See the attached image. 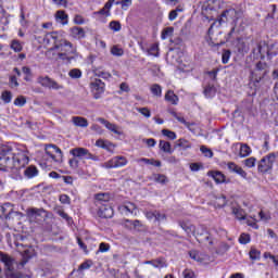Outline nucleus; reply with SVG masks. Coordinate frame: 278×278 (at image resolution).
Returning <instances> with one entry per match:
<instances>
[{
  "label": "nucleus",
  "mask_w": 278,
  "mask_h": 278,
  "mask_svg": "<svg viewBox=\"0 0 278 278\" xmlns=\"http://www.w3.org/2000/svg\"><path fill=\"white\" fill-rule=\"evenodd\" d=\"M46 55L51 58L52 60H62L63 62H75L79 58V53L77 52V47H75L71 41L61 38L55 46L50 48Z\"/></svg>",
  "instance_id": "f257e3e1"
},
{
  "label": "nucleus",
  "mask_w": 278,
  "mask_h": 278,
  "mask_svg": "<svg viewBox=\"0 0 278 278\" xmlns=\"http://www.w3.org/2000/svg\"><path fill=\"white\" fill-rule=\"evenodd\" d=\"M268 73H270V67L266 62H257L254 70L251 72L250 84L254 88H262L266 81H268Z\"/></svg>",
  "instance_id": "f03ea898"
},
{
  "label": "nucleus",
  "mask_w": 278,
  "mask_h": 278,
  "mask_svg": "<svg viewBox=\"0 0 278 278\" xmlns=\"http://www.w3.org/2000/svg\"><path fill=\"white\" fill-rule=\"evenodd\" d=\"M275 162H277V153L271 152L267 154L258 163V173H268V170H273Z\"/></svg>",
  "instance_id": "7ed1b4c3"
},
{
  "label": "nucleus",
  "mask_w": 278,
  "mask_h": 278,
  "mask_svg": "<svg viewBox=\"0 0 278 278\" xmlns=\"http://www.w3.org/2000/svg\"><path fill=\"white\" fill-rule=\"evenodd\" d=\"M71 155L73 157H76L78 160H92L93 162H97L99 157L92 153L86 148H74L70 151Z\"/></svg>",
  "instance_id": "20e7f679"
},
{
  "label": "nucleus",
  "mask_w": 278,
  "mask_h": 278,
  "mask_svg": "<svg viewBox=\"0 0 278 278\" xmlns=\"http://www.w3.org/2000/svg\"><path fill=\"white\" fill-rule=\"evenodd\" d=\"M194 238H197L198 242H208L210 247L214 245V241L210 236V231H207V227L203 225H200L198 228H195Z\"/></svg>",
  "instance_id": "39448f33"
},
{
  "label": "nucleus",
  "mask_w": 278,
  "mask_h": 278,
  "mask_svg": "<svg viewBox=\"0 0 278 278\" xmlns=\"http://www.w3.org/2000/svg\"><path fill=\"white\" fill-rule=\"evenodd\" d=\"M37 83L40 84L42 88H49V90H62V88H64L49 76H39Z\"/></svg>",
  "instance_id": "423d86ee"
},
{
  "label": "nucleus",
  "mask_w": 278,
  "mask_h": 278,
  "mask_svg": "<svg viewBox=\"0 0 278 278\" xmlns=\"http://www.w3.org/2000/svg\"><path fill=\"white\" fill-rule=\"evenodd\" d=\"M0 161L4 162L7 170H18V168H23L25 163L21 164V159L18 156H3L0 157Z\"/></svg>",
  "instance_id": "0eeeda50"
},
{
  "label": "nucleus",
  "mask_w": 278,
  "mask_h": 278,
  "mask_svg": "<svg viewBox=\"0 0 278 278\" xmlns=\"http://www.w3.org/2000/svg\"><path fill=\"white\" fill-rule=\"evenodd\" d=\"M242 16V11H236V9L225 10L219 17V24L227 23V21H238Z\"/></svg>",
  "instance_id": "6e6552de"
},
{
  "label": "nucleus",
  "mask_w": 278,
  "mask_h": 278,
  "mask_svg": "<svg viewBox=\"0 0 278 278\" xmlns=\"http://www.w3.org/2000/svg\"><path fill=\"white\" fill-rule=\"evenodd\" d=\"M46 153L53 160L54 162H62V150L55 144H47Z\"/></svg>",
  "instance_id": "1a4fd4ad"
},
{
  "label": "nucleus",
  "mask_w": 278,
  "mask_h": 278,
  "mask_svg": "<svg viewBox=\"0 0 278 278\" xmlns=\"http://www.w3.org/2000/svg\"><path fill=\"white\" fill-rule=\"evenodd\" d=\"M127 157L125 156H114L106 163H104L105 168H123V166H127Z\"/></svg>",
  "instance_id": "9d476101"
},
{
  "label": "nucleus",
  "mask_w": 278,
  "mask_h": 278,
  "mask_svg": "<svg viewBox=\"0 0 278 278\" xmlns=\"http://www.w3.org/2000/svg\"><path fill=\"white\" fill-rule=\"evenodd\" d=\"M62 35L58 31L47 33L43 37L45 45H53L55 47L58 42L61 40Z\"/></svg>",
  "instance_id": "9b49d317"
},
{
  "label": "nucleus",
  "mask_w": 278,
  "mask_h": 278,
  "mask_svg": "<svg viewBox=\"0 0 278 278\" xmlns=\"http://www.w3.org/2000/svg\"><path fill=\"white\" fill-rule=\"evenodd\" d=\"M98 207V216L100 218H112L114 216V208L110 204H103Z\"/></svg>",
  "instance_id": "f8f14e48"
},
{
  "label": "nucleus",
  "mask_w": 278,
  "mask_h": 278,
  "mask_svg": "<svg viewBox=\"0 0 278 278\" xmlns=\"http://www.w3.org/2000/svg\"><path fill=\"white\" fill-rule=\"evenodd\" d=\"M179 227L184 229L187 233L188 238H192V236H197V226H194L190 222H179Z\"/></svg>",
  "instance_id": "ddd939ff"
},
{
  "label": "nucleus",
  "mask_w": 278,
  "mask_h": 278,
  "mask_svg": "<svg viewBox=\"0 0 278 278\" xmlns=\"http://www.w3.org/2000/svg\"><path fill=\"white\" fill-rule=\"evenodd\" d=\"M110 199H112V197H110V193H97L94 195L96 207L110 204Z\"/></svg>",
  "instance_id": "4468645a"
},
{
  "label": "nucleus",
  "mask_w": 278,
  "mask_h": 278,
  "mask_svg": "<svg viewBox=\"0 0 278 278\" xmlns=\"http://www.w3.org/2000/svg\"><path fill=\"white\" fill-rule=\"evenodd\" d=\"M99 123H101L103 126L109 129V131H113V134H116V136H123V131H121V127L116 126V124H112L108 122V119L100 117Z\"/></svg>",
  "instance_id": "2eb2a0df"
},
{
  "label": "nucleus",
  "mask_w": 278,
  "mask_h": 278,
  "mask_svg": "<svg viewBox=\"0 0 278 278\" xmlns=\"http://www.w3.org/2000/svg\"><path fill=\"white\" fill-rule=\"evenodd\" d=\"M227 168L229 173H236V175H239L240 177H242V179H247L248 174L244 172V169H242V167L238 166V164L233 162H228Z\"/></svg>",
  "instance_id": "dca6fc26"
},
{
  "label": "nucleus",
  "mask_w": 278,
  "mask_h": 278,
  "mask_svg": "<svg viewBox=\"0 0 278 278\" xmlns=\"http://www.w3.org/2000/svg\"><path fill=\"white\" fill-rule=\"evenodd\" d=\"M0 262L4 264L7 270H14V258H12V256H10L9 254L0 252Z\"/></svg>",
  "instance_id": "f3484780"
},
{
  "label": "nucleus",
  "mask_w": 278,
  "mask_h": 278,
  "mask_svg": "<svg viewBox=\"0 0 278 278\" xmlns=\"http://www.w3.org/2000/svg\"><path fill=\"white\" fill-rule=\"evenodd\" d=\"M118 210L119 212H122V214H125L126 216L129 214H136V204L127 202L124 205L119 206Z\"/></svg>",
  "instance_id": "a211bd4d"
},
{
  "label": "nucleus",
  "mask_w": 278,
  "mask_h": 278,
  "mask_svg": "<svg viewBox=\"0 0 278 278\" xmlns=\"http://www.w3.org/2000/svg\"><path fill=\"white\" fill-rule=\"evenodd\" d=\"M91 88H92V90H96V92H98V94H102V92H105V83L101 81V79H99V78H96L91 83Z\"/></svg>",
  "instance_id": "6ab92c4d"
},
{
  "label": "nucleus",
  "mask_w": 278,
  "mask_h": 278,
  "mask_svg": "<svg viewBox=\"0 0 278 278\" xmlns=\"http://www.w3.org/2000/svg\"><path fill=\"white\" fill-rule=\"evenodd\" d=\"M71 34L73 38L77 40H81V38H86V30L79 26H74L71 28Z\"/></svg>",
  "instance_id": "aec40b11"
},
{
  "label": "nucleus",
  "mask_w": 278,
  "mask_h": 278,
  "mask_svg": "<svg viewBox=\"0 0 278 278\" xmlns=\"http://www.w3.org/2000/svg\"><path fill=\"white\" fill-rule=\"evenodd\" d=\"M14 208V206L12 205V203H4L1 207H0V218H7L10 216L12 210Z\"/></svg>",
  "instance_id": "412c9836"
},
{
  "label": "nucleus",
  "mask_w": 278,
  "mask_h": 278,
  "mask_svg": "<svg viewBox=\"0 0 278 278\" xmlns=\"http://www.w3.org/2000/svg\"><path fill=\"white\" fill-rule=\"evenodd\" d=\"M165 101H167V103H172V105H177V103H179V97L175 94V91L168 90L165 93Z\"/></svg>",
  "instance_id": "4be33fe9"
},
{
  "label": "nucleus",
  "mask_w": 278,
  "mask_h": 278,
  "mask_svg": "<svg viewBox=\"0 0 278 278\" xmlns=\"http://www.w3.org/2000/svg\"><path fill=\"white\" fill-rule=\"evenodd\" d=\"M208 177H212L215 184H225V174L222 172H208Z\"/></svg>",
  "instance_id": "5701e85b"
},
{
  "label": "nucleus",
  "mask_w": 278,
  "mask_h": 278,
  "mask_svg": "<svg viewBox=\"0 0 278 278\" xmlns=\"http://www.w3.org/2000/svg\"><path fill=\"white\" fill-rule=\"evenodd\" d=\"M134 0H111L113 5H121L122 10L127 11L131 8V3Z\"/></svg>",
  "instance_id": "b1692460"
},
{
  "label": "nucleus",
  "mask_w": 278,
  "mask_h": 278,
  "mask_svg": "<svg viewBox=\"0 0 278 278\" xmlns=\"http://www.w3.org/2000/svg\"><path fill=\"white\" fill-rule=\"evenodd\" d=\"M159 148L164 153H168L169 155H173L174 150H173V147L170 146V142L165 141V140H161L160 143H159Z\"/></svg>",
  "instance_id": "393cba45"
},
{
  "label": "nucleus",
  "mask_w": 278,
  "mask_h": 278,
  "mask_svg": "<svg viewBox=\"0 0 278 278\" xmlns=\"http://www.w3.org/2000/svg\"><path fill=\"white\" fill-rule=\"evenodd\" d=\"M42 214H45V210H42V208L28 210V216L31 220H36V219L40 218V216H42Z\"/></svg>",
  "instance_id": "a878e982"
},
{
  "label": "nucleus",
  "mask_w": 278,
  "mask_h": 278,
  "mask_svg": "<svg viewBox=\"0 0 278 278\" xmlns=\"http://www.w3.org/2000/svg\"><path fill=\"white\" fill-rule=\"evenodd\" d=\"M112 0H109L104 7L100 10L94 12V14H100L101 16H110V10H112Z\"/></svg>",
  "instance_id": "bb28decb"
},
{
  "label": "nucleus",
  "mask_w": 278,
  "mask_h": 278,
  "mask_svg": "<svg viewBox=\"0 0 278 278\" xmlns=\"http://www.w3.org/2000/svg\"><path fill=\"white\" fill-rule=\"evenodd\" d=\"M173 116L174 118H176L178 123L185 125V127H187L189 131H192V127H194V124H190V122H187L186 118H184V116H180L177 113H173Z\"/></svg>",
  "instance_id": "cd10ccee"
},
{
  "label": "nucleus",
  "mask_w": 278,
  "mask_h": 278,
  "mask_svg": "<svg viewBox=\"0 0 278 278\" xmlns=\"http://www.w3.org/2000/svg\"><path fill=\"white\" fill-rule=\"evenodd\" d=\"M23 218V213L18 211L11 210V213L9 214V217H7V220H12V223H18Z\"/></svg>",
  "instance_id": "c85d7f7f"
},
{
  "label": "nucleus",
  "mask_w": 278,
  "mask_h": 278,
  "mask_svg": "<svg viewBox=\"0 0 278 278\" xmlns=\"http://www.w3.org/2000/svg\"><path fill=\"white\" fill-rule=\"evenodd\" d=\"M143 264H150L154 268H164L166 266V263L164 262V258H156L152 261H146Z\"/></svg>",
  "instance_id": "c756f323"
},
{
  "label": "nucleus",
  "mask_w": 278,
  "mask_h": 278,
  "mask_svg": "<svg viewBox=\"0 0 278 278\" xmlns=\"http://www.w3.org/2000/svg\"><path fill=\"white\" fill-rule=\"evenodd\" d=\"M96 147H99L100 149H105L106 151H112V147H114V144H112V142L104 141L103 139H98L96 141Z\"/></svg>",
  "instance_id": "7c9ffc66"
},
{
  "label": "nucleus",
  "mask_w": 278,
  "mask_h": 278,
  "mask_svg": "<svg viewBox=\"0 0 278 278\" xmlns=\"http://www.w3.org/2000/svg\"><path fill=\"white\" fill-rule=\"evenodd\" d=\"M24 175L28 177V179H31L38 175V168L34 165H30L25 169Z\"/></svg>",
  "instance_id": "2f4dec72"
},
{
  "label": "nucleus",
  "mask_w": 278,
  "mask_h": 278,
  "mask_svg": "<svg viewBox=\"0 0 278 278\" xmlns=\"http://www.w3.org/2000/svg\"><path fill=\"white\" fill-rule=\"evenodd\" d=\"M56 21H60L62 25H68V14L64 11H58L55 14Z\"/></svg>",
  "instance_id": "473e14b6"
},
{
  "label": "nucleus",
  "mask_w": 278,
  "mask_h": 278,
  "mask_svg": "<svg viewBox=\"0 0 278 278\" xmlns=\"http://www.w3.org/2000/svg\"><path fill=\"white\" fill-rule=\"evenodd\" d=\"M184 12V8L181 7V4H179L178 7H176L175 10H172L168 14V20L169 21H175L178 16L179 13Z\"/></svg>",
  "instance_id": "72a5a7b5"
},
{
  "label": "nucleus",
  "mask_w": 278,
  "mask_h": 278,
  "mask_svg": "<svg viewBox=\"0 0 278 278\" xmlns=\"http://www.w3.org/2000/svg\"><path fill=\"white\" fill-rule=\"evenodd\" d=\"M232 214L238 220H244V218H247V213L240 207H232Z\"/></svg>",
  "instance_id": "f704fd0d"
},
{
  "label": "nucleus",
  "mask_w": 278,
  "mask_h": 278,
  "mask_svg": "<svg viewBox=\"0 0 278 278\" xmlns=\"http://www.w3.org/2000/svg\"><path fill=\"white\" fill-rule=\"evenodd\" d=\"M176 147H179L180 149L186 151L187 149H192V143H190V141H188L187 139H178L176 141Z\"/></svg>",
  "instance_id": "c9c22d12"
},
{
  "label": "nucleus",
  "mask_w": 278,
  "mask_h": 278,
  "mask_svg": "<svg viewBox=\"0 0 278 278\" xmlns=\"http://www.w3.org/2000/svg\"><path fill=\"white\" fill-rule=\"evenodd\" d=\"M73 123L76 127H88V119L84 117L75 116Z\"/></svg>",
  "instance_id": "e433bc0d"
},
{
  "label": "nucleus",
  "mask_w": 278,
  "mask_h": 278,
  "mask_svg": "<svg viewBox=\"0 0 278 278\" xmlns=\"http://www.w3.org/2000/svg\"><path fill=\"white\" fill-rule=\"evenodd\" d=\"M214 94H216V88L213 85H207L204 88V97H206V99H212Z\"/></svg>",
  "instance_id": "4c0bfd02"
},
{
  "label": "nucleus",
  "mask_w": 278,
  "mask_h": 278,
  "mask_svg": "<svg viewBox=\"0 0 278 278\" xmlns=\"http://www.w3.org/2000/svg\"><path fill=\"white\" fill-rule=\"evenodd\" d=\"M111 53L115 55V58H123V55H125V50L118 46H113L111 48Z\"/></svg>",
  "instance_id": "58836bf2"
},
{
  "label": "nucleus",
  "mask_w": 278,
  "mask_h": 278,
  "mask_svg": "<svg viewBox=\"0 0 278 278\" xmlns=\"http://www.w3.org/2000/svg\"><path fill=\"white\" fill-rule=\"evenodd\" d=\"M239 155L240 157H248V155H251V147L248 144H241Z\"/></svg>",
  "instance_id": "ea45409f"
},
{
  "label": "nucleus",
  "mask_w": 278,
  "mask_h": 278,
  "mask_svg": "<svg viewBox=\"0 0 278 278\" xmlns=\"http://www.w3.org/2000/svg\"><path fill=\"white\" fill-rule=\"evenodd\" d=\"M263 49L264 47L262 46V43H256V47L252 50L254 58H264V54L262 52Z\"/></svg>",
  "instance_id": "a19ab883"
},
{
  "label": "nucleus",
  "mask_w": 278,
  "mask_h": 278,
  "mask_svg": "<svg viewBox=\"0 0 278 278\" xmlns=\"http://www.w3.org/2000/svg\"><path fill=\"white\" fill-rule=\"evenodd\" d=\"M1 101H3V103H12V91H2Z\"/></svg>",
  "instance_id": "79ce46f5"
},
{
  "label": "nucleus",
  "mask_w": 278,
  "mask_h": 278,
  "mask_svg": "<svg viewBox=\"0 0 278 278\" xmlns=\"http://www.w3.org/2000/svg\"><path fill=\"white\" fill-rule=\"evenodd\" d=\"M175 31L174 27H166L163 29L161 38L162 40H166V38H170L173 36V33Z\"/></svg>",
  "instance_id": "37998d69"
},
{
  "label": "nucleus",
  "mask_w": 278,
  "mask_h": 278,
  "mask_svg": "<svg viewBox=\"0 0 278 278\" xmlns=\"http://www.w3.org/2000/svg\"><path fill=\"white\" fill-rule=\"evenodd\" d=\"M150 90L154 97H162V86L153 84Z\"/></svg>",
  "instance_id": "c03bdc74"
},
{
  "label": "nucleus",
  "mask_w": 278,
  "mask_h": 278,
  "mask_svg": "<svg viewBox=\"0 0 278 278\" xmlns=\"http://www.w3.org/2000/svg\"><path fill=\"white\" fill-rule=\"evenodd\" d=\"M153 178H154V181H156V184H166L168 181V178L166 177V175H163V174H154Z\"/></svg>",
  "instance_id": "a18cd8bd"
},
{
  "label": "nucleus",
  "mask_w": 278,
  "mask_h": 278,
  "mask_svg": "<svg viewBox=\"0 0 278 278\" xmlns=\"http://www.w3.org/2000/svg\"><path fill=\"white\" fill-rule=\"evenodd\" d=\"M68 76L72 78V79H79L81 78V70L79 68H73L68 72Z\"/></svg>",
  "instance_id": "49530a36"
},
{
  "label": "nucleus",
  "mask_w": 278,
  "mask_h": 278,
  "mask_svg": "<svg viewBox=\"0 0 278 278\" xmlns=\"http://www.w3.org/2000/svg\"><path fill=\"white\" fill-rule=\"evenodd\" d=\"M229 249H231V247L228 243L223 242V243L219 244L217 253L219 255H225V253H227V251H229Z\"/></svg>",
  "instance_id": "de8ad7c7"
},
{
  "label": "nucleus",
  "mask_w": 278,
  "mask_h": 278,
  "mask_svg": "<svg viewBox=\"0 0 278 278\" xmlns=\"http://www.w3.org/2000/svg\"><path fill=\"white\" fill-rule=\"evenodd\" d=\"M11 49H13V51H15V53H21V51H23V46L21 45V41L13 40L11 42Z\"/></svg>",
  "instance_id": "09e8293b"
},
{
  "label": "nucleus",
  "mask_w": 278,
  "mask_h": 278,
  "mask_svg": "<svg viewBox=\"0 0 278 278\" xmlns=\"http://www.w3.org/2000/svg\"><path fill=\"white\" fill-rule=\"evenodd\" d=\"M27 103V99L24 96H18L14 100V105H17V108H23Z\"/></svg>",
  "instance_id": "8fccbe9b"
},
{
  "label": "nucleus",
  "mask_w": 278,
  "mask_h": 278,
  "mask_svg": "<svg viewBox=\"0 0 278 278\" xmlns=\"http://www.w3.org/2000/svg\"><path fill=\"white\" fill-rule=\"evenodd\" d=\"M163 136H166L169 140H177V134L173 130L163 129L162 130Z\"/></svg>",
  "instance_id": "3c124183"
},
{
  "label": "nucleus",
  "mask_w": 278,
  "mask_h": 278,
  "mask_svg": "<svg viewBox=\"0 0 278 278\" xmlns=\"http://www.w3.org/2000/svg\"><path fill=\"white\" fill-rule=\"evenodd\" d=\"M109 27H110V29H112V31H121V29H122L121 22H118V21L110 22Z\"/></svg>",
  "instance_id": "603ef678"
},
{
  "label": "nucleus",
  "mask_w": 278,
  "mask_h": 278,
  "mask_svg": "<svg viewBox=\"0 0 278 278\" xmlns=\"http://www.w3.org/2000/svg\"><path fill=\"white\" fill-rule=\"evenodd\" d=\"M137 112L144 116V118H151V110L149 108H137Z\"/></svg>",
  "instance_id": "864d4df0"
},
{
  "label": "nucleus",
  "mask_w": 278,
  "mask_h": 278,
  "mask_svg": "<svg viewBox=\"0 0 278 278\" xmlns=\"http://www.w3.org/2000/svg\"><path fill=\"white\" fill-rule=\"evenodd\" d=\"M240 244H249L251 242V235L249 233H241L239 237Z\"/></svg>",
  "instance_id": "5fc2aeb1"
},
{
  "label": "nucleus",
  "mask_w": 278,
  "mask_h": 278,
  "mask_svg": "<svg viewBox=\"0 0 278 278\" xmlns=\"http://www.w3.org/2000/svg\"><path fill=\"white\" fill-rule=\"evenodd\" d=\"M200 151L205 157H214V152L205 146L200 147Z\"/></svg>",
  "instance_id": "6e6d98bb"
},
{
  "label": "nucleus",
  "mask_w": 278,
  "mask_h": 278,
  "mask_svg": "<svg viewBox=\"0 0 278 278\" xmlns=\"http://www.w3.org/2000/svg\"><path fill=\"white\" fill-rule=\"evenodd\" d=\"M92 266V262L91 261H86L83 264L79 265L78 267V273H80L81 270H88L90 269Z\"/></svg>",
  "instance_id": "4d7b16f0"
},
{
  "label": "nucleus",
  "mask_w": 278,
  "mask_h": 278,
  "mask_svg": "<svg viewBox=\"0 0 278 278\" xmlns=\"http://www.w3.org/2000/svg\"><path fill=\"white\" fill-rule=\"evenodd\" d=\"M229 58H231V51L225 50L222 54L223 64H228L229 63Z\"/></svg>",
  "instance_id": "13d9d810"
},
{
  "label": "nucleus",
  "mask_w": 278,
  "mask_h": 278,
  "mask_svg": "<svg viewBox=\"0 0 278 278\" xmlns=\"http://www.w3.org/2000/svg\"><path fill=\"white\" fill-rule=\"evenodd\" d=\"M249 255H250V258L252 260H260V255H262V253L258 250L252 248L250 250Z\"/></svg>",
  "instance_id": "bf43d9fd"
},
{
  "label": "nucleus",
  "mask_w": 278,
  "mask_h": 278,
  "mask_svg": "<svg viewBox=\"0 0 278 278\" xmlns=\"http://www.w3.org/2000/svg\"><path fill=\"white\" fill-rule=\"evenodd\" d=\"M154 219L156 220V223H162L166 220V214L160 213V211H155Z\"/></svg>",
  "instance_id": "052dcab7"
},
{
  "label": "nucleus",
  "mask_w": 278,
  "mask_h": 278,
  "mask_svg": "<svg viewBox=\"0 0 278 278\" xmlns=\"http://www.w3.org/2000/svg\"><path fill=\"white\" fill-rule=\"evenodd\" d=\"M219 8L217 0H208L206 10H216Z\"/></svg>",
  "instance_id": "680f3d73"
},
{
  "label": "nucleus",
  "mask_w": 278,
  "mask_h": 278,
  "mask_svg": "<svg viewBox=\"0 0 278 278\" xmlns=\"http://www.w3.org/2000/svg\"><path fill=\"white\" fill-rule=\"evenodd\" d=\"M256 159L251 156L244 161V165L248 166V168H253L255 166Z\"/></svg>",
  "instance_id": "e2e57ef3"
},
{
  "label": "nucleus",
  "mask_w": 278,
  "mask_h": 278,
  "mask_svg": "<svg viewBox=\"0 0 278 278\" xmlns=\"http://www.w3.org/2000/svg\"><path fill=\"white\" fill-rule=\"evenodd\" d=\"M160 49L157 48V46L153 45L149 50L148 53L149 55H154L155 58H157V55H160Z\"/></svg>",
  "instance_id": "0e129e2a"
},
{
  "label": "nucleus",
  "mask_w": 278,
  "mask_h": 278,
  "mask_svg": "<svg viewBox=\"0 0 278 278\" xmlns=\"http://www.w3.org/2000/svg\"><path fill=\"white\" fill-rule=\"evenodd\" d=\"M60 202L63 205H71V198L67 194H61L60 195Z\"/></svg>",
  "instance_id": "69168bd1"
},
{
  "label": "nucleus",
  "mask_w": 278,
  "mask_h": 278,
  "mask_svg": "<svg viewBox=\"0 0 278 278\" xmlns=\"http://www.w3.org/2000/svg\"><path fill=\"white\" fill-rule=\"evenodd\" d=\"M98 251L100 253H108V251H110V244L105 242L100 243Z\"/></svg>",
  "instance_id": "338daca9"
},
{
  "label": "nucleus",
  "mask_w": 278,
  "mask_h": 278,
  "mask_svg": "<svg viewBox=\"0 0 278 278\" xmlns=\"http://www.w3.org/2000/svg\"><path fill=\"white\" fill-rule=\"evenodd\" d=\"M7 278H29V277H23V276H20L18 274H14L11 271H8L7 273Z\"/></svg>",
  "instance_id": "774afa93"
}]
</instances>
